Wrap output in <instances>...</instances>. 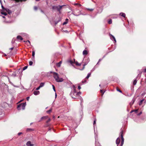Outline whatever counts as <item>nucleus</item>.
<instances>
[{
	"label": "nucleus",
	"mask_w": 146,
	"mask_h": 146,
	"mask_svg": "<svg viewBox=\"0 0 146 146\" xmlns=\"http://www.w3.org/2000/svg\"><path fill=\"white\" fill-rule=\"evenodd\" d=\"M88 54V52L86 50H84L83 52V54L84 55H86Z\"/></svg>",
	"instance_id": "nucleus-15"
},
{
	"label": "nucleus",
	"mask_w": 146,
	"mask_h": 146,
	"mask_svg": "<svg viewBox=\"0 0 146 146\" xmlns=\"http://www.w3.org/2000/svg\"><path fill=\"white\" fill-rule=\"evenodd\" d=\"M10 82V83H11L12 85H13V83H12L11 82Z\"/></svg>",
	"instance_id": "nucleus-61"
},
{
	"label": "nucleus",
	"mask_w": 146,
	"mask_h": 146,
	"mask_svg": "<svg viewBox=\"0 0 146 146\" xmlns=\"http://www.w3.org/2000/svg\"><path fill=\"white\" fill-rule=\"evenodd\" d=\"M33 130H34V129H31V128H27V131H33Z\"/></svg>",
	"instance_id": "nucleus-23"
},
{
	"label": "nucleus",
	"mask_w": 146,
	"mask_h": 146,
	"mask_svg": "<svg viewBox=\"0 0 146 146\" xmlns=\"http://www.w3.org/2000/svg\"><path fill=\"white\" fill-rule=\"evenodd\" d=\"M0 3L1 5L2 9L1 10V14L4 15V16H2L3 18H6L8 19V18H10L11 17V15L12 13L11 11L9 10L8 9L5 8L2 4V2L1 0H0Z\"/></svg>",
	"instance_id": "nucleus-1"
},
{
	"label": "nucleus",
	"mask_w": 146,
	"mask_h": 146,
	"mask_svg": "<svg viewBox=\"0 0 146 146\" xmlns=\"http://www.w3.org/2000/svg\"><path fill=\"white\" fill-rule=\"evenodd\" d=\"M4 56H7V55H6L5 54H4Z\"/></svg>",
	"instance_id": "nucleus-64"
},
{
	"label": "nucleus",
	"mask_w": 146,
	"mask_h": 146,
	"mask_svg": "<svg viewBox=\"0 0 146 146\" xmlns=\"http://www.w3.org/2000/svg\"><path fill=\"white\" fill-rule=\"evenodd\" d=\"M96 119H95L94 120L93 123L94 127L95 124H96Z\"/></svg>",
	"instance_id": "nucleus-35"
},
{
	"label": "nucleus",
	"mask_w": 146,
	"mask_h": 146,
	"mask_svg": "<svg viewBox=\"0 0 146 146\" xmlns=\"http://www.w3.org/2000/svg\"><path fill=\"white\" fill-rule=\"evenodd\" d=\"M78 88L79 89H80L81 88V87H80V86H78Z\"/></svg>",
	"instance_id": "nucleus-49"
},
{
	"label": "nucleus",
	"mask_w": 146,
	"mask_h": 146,
	"mask_svg": "<svg viewBox=\"0 0 146 146\" xmlns=\"http://www.w3.org/2000/svg\"><path fill=\"white\" fill-rule=\"evenodd\" d=\"M142 113V112H140L139 113H138L137 114V115H141Z\"/></svg>",
	"instance_id": "nucleus-44"
},
{
	"label": "nucleus",
	"mask_w": 146,
	"mask_h": 146,
	"mask_svg": "<svg viewBox=\"0 0 146 146\" xmlns=\"http://www.w3.org/2000/svg\"><path fill=\"white\" fill-rule=\"evenodd\" d=\"M68 22V21H65L63 23V25H66L67 23Z\"/></svg>",
	"instance_id": "nucleus-37"
},
{
	"label": "nucleus",
	"mask_w": 146,
	"mask_h": 146,
	"mask_svg": "<svg viewBox=\"0 0 146 146\" xmlns=\"http://www.w3.org/2000/svg\"><path fill=\"white\" fill-rule=\"evenodd\" d=\"M36 1H39L40 0H35Z\"/></svg>",
	"instance_id": "nucleus-63"
},
{
	"label": "nucleus",
	"mask_w": 146,
	"mask_h": 146,
	"mask_svg": "<svg viewBox=\"0 0 146 146\" xmlns=\"http://www.w3.org/2000/svg\"><path fill=\"white\" fill-rule=\"evenodd\" d=\"M138 110H135V111L134 112H135V113H137L138 112Z\"/></svg>",
	"instance_id": "nucleus-45"
},
{
	"label": "nucleus",
	"mask_w": 146,
	"mask_h": 146,
	"mask_svg": "<svg viewBox=\"0 0 146 146\" xmlns=\"http://www.w3.org/2000/svg\"><path fill=\"white\" fill-rule=\"evenodd\" d=\"M144 72H146V68L144 69Z\"/></svg>",
	"instance_id": "nucleus-55"
},
{
	"label": "nucleus",
	"mask_w": 146,
	"mask_h": 146,
	"mask_svg": "<svg viewBox=\"0 0 146 146\" xmlns=\"http://www.w3.org/2000/svg\"><path fill=\"white\" fill-rule=\"evenodd\" d=\"M26 103H21V104L18 105L17 109L18 110H20L21 109V108L23 110H24L25 109V107L26 106Z\"/></svg>",
	"instance_id": "nucleus-5"
},
{
	"label": "nucleus",
	"mask_w": 146,
	"mask_h": 146,
	"mask_svg": "<svg viewBox=\"0 0 146 146\" xmlns=\"http://www.w3.org/2000/svg\"><path fill=\"white\" fill-rule=\"evenodd\" d=\"M74 90L71 92L70 93V95L73 98H76V97L78 96V93H77L76 90L75 88V86H73Z\"/></svg>",
	"instance_id": "nucleus-3"
},
{
	"label": "nucleus",
	"mask_w": 146,
	"mask_h": 146,
	"mask_svg": "<svg viewBox=\"0 0 146 146\" xmlns=\"http://www.w3.org/2000/svg\"><path fill=\"white\" fill-rule=\"evenodd\" d=\"M22 134V133L21 132H19L18 133V135H20L21 134Z\"/></svg>",
	"instance_id": "nucleus-46"
},
{
	"label": "nucleus",
	"mask_w": 146,
	"mask_h": 146,
	"mask_svg": "<svg viewBox=\"0 0 146 146\" xmlns=\"http://www.w3.org/2000/svg\"><path fill=\"white\" fill-rule=\"evenodd\" d=\"M50 118H49L48 120L46 121V123H48V122H50Z\"/></svg>",
	"instance_id": "nucleus-39"
},
{
	"label": "nucleus",
	"mask_w": 146,
	"mask_h": 146,
	"mask_svg": "<svg viewBox=\"0 0 146 146\" xmlns=\"http://www.w3.org/2000/svg\"><path fill=\"white\" fill-rule=\"evenodd\" d=\"M117 90L118 91V92H120L121 93H122L121 91L119 89H117Z\"/></svg>",
	"instance_id": "nucleus-40"
},
{
	"label": "nucleus",
	"mask_w": 146,
	"mask_h": 146,
	"mask_svg": "<svg viewBox=\"0 0 146 146\" xmlns=\"http://www.w3.org/2000/svg\"><path fill=\"white\" fill-rule=\"evenodd\" d=\"M62 31H64L65 32H68V31L67 30H66L65 31H64V30H62Z\"/></svg>",
	"instance_id": "nucleus-54"
},
{
	"label": "nucleus",
	"mask_w": 146,
	"mask_h": 146,
	"mask_svg": "<svg viewBox=\"0 0 146 146\" xmlns=\"http://www.w3.org/2000/svg\"><path fill=\"white\" fill-rule=\"evenodd\" d=\"M91 74V73H88L87 75V76L86 77V79H88V78L90 77V75Z\"/></svg>",
	"instance_id": "nucleus-24"
},
{
	"label": "nucleus",
	"mask_w": 146,
	"mask_h": 146,
	"mask_svg": "<svg viewBox=\"0 0 146 146\" xmlns=\"http://www.w3.org/2000/svg\"><path fill=\"white\" fill-rule=\"evenodd\" d=\"M35 51H32V56L33 57L32 58V59H34L35 58Z\"/></svg>",
	"instance_id": "nucleus-17"
},
{
	"label": "nucleus",
	"mask_w": 146,
	"mask_h": 146,
	"mask_svg": "<svg viewBox=\"0 0 146 146\" xmlns=\"http://www.w3.org/2000/svg\"><path fill=\"white\" fill-rule=\"evenodd\" d=\"M62 61H60L59 63H58L57 64V66L58 67H59L60 66V65L62 63Z\"/></svg>",
	"instance_id": "nucleus-21"
},
{
	"label": "nucleus",
	"mask_w": 146,
	"mask_h": 146,
	"mask_svg": "<svg viewBox=\"0 0 146 146\" xmlns=\"http://www.w3.org/2000/svg\"><path fill=\"white\" fill-rule=\"evenodd\" d=\"M53 74V77L56 82H62L64 80L62 78H60L58 76V74L54 72H51Z\"/></svg>",
	"instance_id": "nucleus-2"
},
{
	"label": "nucleus",
	"mask_w": 146,
	"mask_h": 146,
	"mask_svg": "<svg viewBox=\"0 0 146 146\" xmlns=\"http://www.w3.org/2000/svg\"><path fill=\"white\" fill-rule=\"evenodd\" d=\"M11 21H6V22L7 23H11Z\"/></svg>",
	"instance_id": "nucleus-50"
},
{
	"label": "nucleus",
	"mask_w": 146,
	"mask_h": 146,
	"mask_svg": "<svg viewBox=\"0 0 146 146\" xmlns=\"http://www.w3.org/2000/svg\"><path fill=\"white\" fill-rule=\"evenodd\" d=\"M89 60H89V58H87V63H85V64L84 65V66H83V68H82V70H83V69H84V66H85V65H86L87 64V63H88V62L89 61Z\"/></svg>",
	"instance_id": "nucleus-19"
},
{
	"label": "nucleus",
	"mask_w": 146,
	"mask_h": 146,
	"mask_svg": "<svg viewBox=\"0 0 146 146\" xmlns=\"http://www.w3.org/2000/svg\"><path fill=\"white\" fill-rule=\"evenodd\" d=\"M26 145L27 146H33V145L31 144V142L30 141H28L27 142L26 144Z\"/></svg>",
	"instance_id": "nucleus-11"
},
{
	"label": "nucleus",
	"mask_w": 146,
	"mask_h": 146,
	"mask_svg": "<svg viewBox=\"0 0 146 146\" xmlns=\"http://www.w3.org/2000/svg\"><path fill=\"white\" fill-rule=\"evenodd\" d=\"M119 15L124 17H125V15L124 13H121L119 14Z\"/></svg>",
	"instance_id": "nucleus-20"
},
{
	"label": "nucleus",
	"mask_w": 146,
	"mask_h": 146,
	"mask_svg": "<svg viewBox=\"0 0 146 146\" xmlns=\"http://www.w3.org/2000/svg\"><path fill=\"white\" fill-rule=\"evenodd\" d=\"M134 111H135V110H132V111L130 112V113H132L133 112H134Z\"/></svg>",
	"instance_id": "nucleus-51"
},
{
	"label": "nucleus",
	"mask_w": 146,
	"mask_h": 146,
	"mask_svg": "<svg viewBox=\"0 0 146 146\" xmlns=\"http://www.w3.org/2000/svg\"><path fill=\"white\" fill-rule=\"evenodd\" d=\"M17 38L18 40H22L23 39V38L21 37V36L19 35L17 37Z\"/></svg>",
	"instance_id": "nucleus-18"
},
{
	"label": "nucleus",
	"mask_w": 146,
	"mask_h": 146,
	"mask_svg": "<svg viewBox=\"0 0 146 146\" xmlns=\"http://www.w3.org/2000/svg\"><path fill=\"white\" fill-rule=\"evenodd\" d=\"M137 82V81L136 80V79L133 82V85H135L136 84Z\"/></svg>",
	"instance_id": "nucleus-27"
},
{
	"label": "nucleus",
	"mask_w": 146,
	"mask_h": 146,
	"mask_svg": "<svg viewBox=\"0 0 146 146\" xmlns=\"http://www.w3.org/2000/svg\"><path fill=\"white\" fill-rule=\"evenodd\" d=\"M60 21V20H58V21H57L55 22V25L57 24L59 21Z\"/></svg>",
	"instance_id": "nucleus-42"
},
{
	"label": "nucleus",
	"mask_w": 146,
	"mask_h": 146,
	"mask_svg": "<svg viewBox=\"0 0 146 146\" xmlns=\"http://www.w3.org/2000/svg\"><path fill=\"white\" fill-rule=\"evenodd\" d=\"M101 60H102V59H100L99 60V61H98V62L97 63V64H98L99 62L100 61H101Z\"/></svg>",
	"instance_id": "nucleus-48"
},
{
	"label": "nucleus",
	"mask_w": 146,
	"mask_h": 146,
	"mask_svg": "<svg viewBox=\"0 0 146 146\" xmlns=\"http://www.w3.org/2000/svg\"><path fill=\"white\" fill-rule=\"evenodd\" d=\"M41 12H42V13H44L43 11L42 10H41Z\"/></svg>",
	"instance_id": "nucleus-59"
},
{
	"label": "nucleus",
	"mask_w": 146,
	"mask_h": 146,
	"mask_svg": "<svg viewBox=\"0 0 146 146\" xmlns=\"http://www.w3.org/2000/svg\"><path fill=\"white\" fill-rule=\"evenodd\" d=\"M52 87H53V89L54 91L55 92H56V90H55V87L54 86V85H52Z\"/></svg>",
	"instance_id": "nucleus-36"
},
{
	"label": "nucleus",
	"mask_w": 146,
	"mask_h": 146,
	"mask_svg": "<svg viewBox=\"0 0 146 146\" xmlns=\"http://www.w3.org/2000/svg\"><path fill=\"white\" fill-rule=\"evenodd\" d=\"M33 64V62L32 61H30L29 62V65H30V66H31Z\"/></svg>",
	"instance_id": "nucleus-33"
},
{
	"label": "nucleus",
	"mask_w": 146,
	"mask_h": 146,
	"mask_svg": "<svg viewBox=\"0 0 146 146\" xmlns=\"http://www.w3.org/2000/svg\"><path fill=\"white\" fill-rule=\"evenodd\" d=\"M144 100V99H143L142 100H141L140 101V102H139V106H140L141 105L142 103V102H143V101Z\"/></svg>",
	"instance_id": "nucleus-25"
},
{
	"label": "nucleus",
	"mask_w": 146,
	"mask_h": 146,
	"mask_svg": "<svg viewBox=\"0 0 146 146\" xmlns=\"http://www.w3.org/2000/svg\"><path fill=\"white\" fill-rule=\"evenodd\" d=\"M68 62L70 63L73 66V64L75 63L76 66H80L81 65V63H79L77 61H75V59H74V60H68Z\"/></svg>",
	"instance_id": "nucleus-6"
},
{
	"label": "nucleus",
	"mask_w": 146,
	"mask_h": 146,
	"mask_svg": "<svg viewBox=\"0 0 146 146\" xmlns=\"http://www.w3.org/2000/svg\"><path fill=\"white\" fill-rule=\"evenodd\" d=\"M18 1H26V0H17Z\"/></svg>",
	"instance_id": "nucleus-43"
},
{
	"label": "nucleus",
	"mask_w": 146,
	"mask_h": 146,
	"mask_svg": "<svg viewBox=\"0 0 146 146\" xmlns=\"http://www.w3.org/2000/svg\"><path fill=\"white\" fill-rule=\"evenodd\" d=\"M74 5H80L78 3H75L74 4Z\"/></svg>",
	"instance_id": "nucleus-52"
},
{
	"label": "nucleus",
	"mask_w": 146,
	"mask_h": 146,
	"mask_svg": "<svg viewBox=\"0 0 146 146\" xmlns=\"http://www.w3.org/2000/svg\"><path fill=\"white\" fill-rule=\"evenodd\" d=\"M120 141V139L119 137H118V138H117L116 141V144H117V145H118L119 144ZM117 146H118V145H117Z\"/></svg>",
	"instance_id": "nucleus-9"
},
{
	"label": "nucleus",
	"mask_w": 146,
	"mask_h": 146,
	"mask_svg": "<svg viewBox=\"0 0 146 146\" xmlns=\"http://www.w3.org/2000/svg\"><path fill=\"white\" fill-rule=\"evenodd\" d=\"M100 91L101 93H102V96L104 94L105 92V91L103 92V90H100Z\"/></svg>",
	"instance_id": "nucleus-32"
},
{
	"label": "nucleus",
	"mask_w": 146,
	"mask_h": 146,
	"mask_svg": "<svg viewBox=\"0 0 146 146\" xmlns=\"http://www.w3.org/2000/svg\"><path fill=\"white\" fill-rule=\"evenodd\" d=\"M108 23L109 24H111L112 23V21L111 19H110L108 21Z\"/></svg>",
	"instance_id": "nucleus-26"
},
{
	"label": "nucleus",
	"mask_w": 146,
	"mask_h": 146,
	"mask_svg": "<svg viewBox=\"0 0 146 146\" xmlns=\"http://www.w3.org/2000/svg\"><path fill=\"white\" fill-rule=\"evenodd\" d=\"M68 20V19H66V21H67Z\"/></svg>",
	"instance_id": "nucleus-58"
},
{
	"label": "nucleus",
	"mask_w": 146,
	"mask_h": 146,
	"mask_svg": "<svg viewBox=\"0 0 146 146\" xmlns=\"http://www.w3.org/2000/svg\"><path fill=\"white\" fill-rule=\"evenodd\" d=\"M48 118V117L47 116H44L42 117L40 119V120L39 121V122H40L41 121L42 119H47Z\"/></svg>",
	"instance_id": "nucleus-14"
},
{
	"label": "nucleus",
	"mask_w": 146,
	"mask_h": 146,
	"mask_svg": "<svg viewBox=\"0 0 146 146\" xmlns=\"http://www.w3.org/2000/svg\"><path fill=\"white\" fill-rule=\"evenodd\" d=\"M77 93H78V95H79V94H81V92H78Z\"/></svg>",
	"instance_id": "nucleus-57"
},
{
	"label": "nucleus",
	"mask_w": 146,
	"mask_h": 146,
	"mask_svg": "<svg viewBox=\"0 0 146 146\" xmlns=\"http://www.w3.org/2000/svg\"><path fill=\"white\" fill-rule=\"evenodd\" d=\"M135 101V99H133L132 100L131 102L129 104L131 106L134 103V102Z\"/></svg>",
	"instance_id": "nucleus-16"
},
{
	"label": "nucleus",
	"mask_w": 146,
	"mask_h": 146,
	"mask_svg": "<svg viewBox=\"0 0 146 146\" xmlns=\"http://www.w3.org/2000/svg\"><path fill=\"white\" fill-rule=\"evenodd\" d=\"M72 14L75 16H78L79 15H80L82 14L81 13L80 11H79V12H78V13H76L75 12H74L73 13H72Z\"/></svg>",
	"instance_id": "nucleus-10"
},
{
	"label": "nucleus",
	"mask_w": 146,
	"mask_h": 146,
	"mask_svg": "<svg viewBox=\"0 0 146 146\" xmlns=\"http://www.w3.org/2000/svg\"><path fill=\"white\" fill-rule=\"evenodd\" d=\"M27 67H28L27 66H24L23 68V70H25L27 68Z\"/></svg>",
	"instance_id": "nucleus-28"
},
{
	"label": "nucleus",
	"mask_w": 146,
	"mask_h": 146,
	"mask_svg": "<svg viewBox=\"0 0 146 146\" xmlns=\"http://www.w3.org/2000/svg\"><path fill=\"white\" fill-rule=\"evenodd\" d=\"M13 47H12V48H9L10 50H13Z\"/></svg>",
	"instance_id": "nucleus-53"
},
{
	"label": "nucleus",
	"mask_w": 146,
	"mask_h": 146,
	"mask_svg": "<svg viewBox=\"0 0 146 146\" xmlns=\"http://www.w3.org/2000/svg\"><path fill=\"white\" fill-rule=\"evenodd\" d=\"M109 35L110 36V39L112 41H113L114 43H116V41L115 37L110 34H109Z\"/></svg>",
	"instance_id": "nucleus-8"
},
{
	"label": "nucleus",
	"mask_w": 146,
	"mask_h": 146,
	"mask_svg": "<svg viewBox=\"0 0 146 146\" xmlns=\"http://www.w3.org/2000/svg\"><path fill=\"white\" fill-rule=\"evenodd\" d=\"M40 92L38 91H35L34 92V94L35 95H38L39 94Z\"/></svg>",
	"instance_id": "nucleus-13"
},
{
	"label": "nucleus",
	"mask_w": 146,
	"mask_h": 146,
	"mask_svg": "<svg viewBox=\"0 0 146 146\" xmlns=\"http://www.w3.org/2000/svg\"><path fill=\"white\" fill-rule=\"evenodd\" d=\"M12 76H16V74L15 72H13L12 74Z\"/></svg>",
	"instance_id": "nucleus-31"
},
{
	"label": "nucleus",
	"mask_w": 146,
	"mask_h": 146,
	"mask_svg": "<svg viewBox=\"0 0 146 146\" xmlns=\"http://www.w3.org/2000/svg\"><path fill=\"white\" fill-rule=\"evenodd\" d=\"M55 98H56L57 96V94H56V93H55Z\"/></svg>",
	"instance_id": "nucleus-56"
},
{
	"label": "nucleus",
	"mask_w": 146,
	"mask_h": 146,
	"mask_svg": "<svg viewBox=\"0 0 146 146\" xmlns=\"http://www.w3.org/2000/svg\"><path fill=\"white\" fill-rule=\"evenodd\" d=\"M123 130L122 129H121V132L119 133V135L121 136V146H123L124 142V139L123 137Z\"/></svg>",
	"instance_id": "nucleus-7"
},
{
	"label": "nucleus",
	"mask_w": 146,
	"mask_h": 146,
	"mask_svg": "<svg viewBox=\"0 0 146 146\" xmlns=\"http://www.w3.org/2000/svg\"><path fill=\"white\" fill-rule=\"evenodd\" d=\"M52 110V109H50L49 110L47 111H46V112L47 113H49L50 112H51Z\"/></svg>",
	"instance_id": "nucleus-29"
},
{
	"label": "nucleus",
	"mask_w": 146,
	"mask_h": 146,
	"mask_svg": "<svg viewBox=\"0 0 146 146\" xmlns=\"http://www.w3.org/2000/svg\"><path fill=\"white\" fill-rule=\"evenodd\" d=\"M140 76H141V74H139L137 77H138V76H139V77H140Z\"/></svg>",
	"instance_id": "nucleus-60"
},
{
	"label": "nucleus",
	"mask_w": 146,
	"mask_h": 146,
	"mask_svg": "<svg viewBox=\"0 0 146 146\" xmlns=\"http://www.w3.org/2000/svg\"><path fill=\"white\" fill-rule=\"evenodd\" d=\"M30 98L29 97H28L27 98V101H29Z\"/></svg>",
	"instance_id": "nucleus-47"
},
{
	"label": "nucleus",
	"mask_w": 146,
	"mask_h": 146,
	"mask_svg": "<svg viewBox=\"0 0 146 146\" xmlns=\"http://www.w3.org/2000/svg\"><path fill=\"white\" fill-rule=\"evenodd\" d=\"M37 9V7L36 6H35L34 7V9L35 10H36Z\"/></svg>",
	"instance_id": "nucleus-38"
},
{
	"label": "nucleus",
	"mask_w": 146,
	"mask_h": 146,
	"mask_svg": "<svg viewBox=\"0 0 146 146\" xmlns=\"http://www.w3.org/2000/svg\"><path fill=\"white\" fill-rule=\"evenodd\" d=\"M87 9L88 10L90 11H92L94 10V9H89V8H87Z\"/></svg>",
	"instance_id": "nucleus-34"
},
{
	"label": "nucleus",
	"mask_w": 146,
	"mask_h": 146,
	"mask_svg": "<svg viewBox=\"0 0 146 146\" xmlns=\"http://www.w3.org/2000/svg\"><path fill=\"white\" fill-rule=\"evenodd\" d=\"M13 40L14 41H15L14 39H13L12 40V42H13Z\"/></svg>",
	"instance_id": "nucleus-62"
},
{
	"label": "nucleus",
	"mask_w": 146,
	"mask_h": 146,
	"mask_svg": "<svg viewBox=\"0 0 146 146\" xmlns=\"http://www.w3.org/2000/svg\"><path fill=\"white\" fill-rule=\"evenodd\" d=\"M40 87L39 86L36 89V90H39L40 88Z\"/></svg>",
	"instance_id": "nucleus-41"
},
{
	"label": "nucleus",
	"mask_w": 146,
	"mask_h": 146,
	"mask_svg": "<svg viewBox=\"0 0 146 146\" xmlns=\"http://www.w3.org/2000/svg\"><path fill=\"white\" fill-rule=\"evenodd\" d=\"M26 42L27 43V44L28 45H29V44L30 45V41L29 40L27 41H26Z\"/></svg>",
	"instance_id": "nucleus-30"
},
{
	"label": "nucleus",
	"mask_w": 146,
	"mask_h": 146,
	"mask_svg": "<svg viewBox=\"0 0 146 146\" xmlns=\"http://www.w3.org/2000/svg\"><path fill=\"white\" fill-rule=\"evenodd\" d=\"M65 6V5H59L58 6L54 5L52 6V9L53 10H57L60 13H61L60 10L62 9V7L63 6Z\"/></svg>",
	"instance_id": "nucleus-4"
},
{
	"label": "nucleus",
	"mask_w": 146,
	"mask_h": 146,
	"mask_svg": "<svg viewBox=\"0 0 146 146\" xmlns=\"http://www.w3.org/2000/svg\"><path fill=\"white\" fill-rule=\"evenodd\" d=\"M44 85V83L43 82H41L40 83L39 86L40 87H43Z\"/></svg>",
	"instance_id": "nucleus-22"
},
{
	"label": "nucleus",
	"mask_w": 146,
	"mask_h": 146,
	"mask_svg": "<svg viewBox=\"0 0 146 146\" xmlns=\"http://www.w3.org/2000/svg\"><path fill=\"white\" fill-rule=\"evenodd\" d=\"M95 140H96L95 143V146H101L100 145V144L99 143V142L97 141V140L96 139V136H95Z\"/></svg>",
	"instance_id": "nucleus-12"
}]
</instances>
